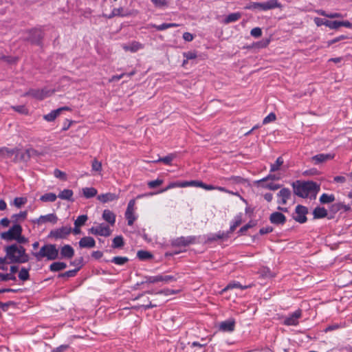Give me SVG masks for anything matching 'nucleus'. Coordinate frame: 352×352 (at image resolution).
<instances>
[{
    "mask_svg": "<svg viewBox=\"0 0 352 352\" xmlns=\"http://www.w3.org/2000/svg\"><path fill=\"white\" fill-rule=\"evenodd\" d=\"M89 233L94 235H100L103 236H109L111 234V231L109 226L104 224H100L98 226L92 227L89 230Z\"/></svg>",
    "mask_w": 352,
    "mask_h": 352,
    "instance_id": "nucleus-12",
    "label": "nucleus"
},
{
    "mask_svg": "<svg viewBox=\"0 0 352 352\" xmlns=\"http://www.w3.org/2000/svg\"><path fill=\"white\" fill-rule=\"evenodd\" d=\"M263 10H268L274 8H282V5L278 1V0H270L265 3H263Z\"/></svg>",
    "mask_w": 352,
    "mask_h": 352,
    "instance_id": "nucleus-25",
    "label": "nucleus"
},
{
    "mask_svg": "<svg viewBox=\"0 0 352 352\" xmlns=\"http://www.w3.org/2000/svg\"><path fill=\"white\" fill-rule=\"evenodd\" d=\"M0 155L6 157H14L13 162L15 163L27 162L31 158V149L3 147L0 148Z\"/></svg>",
    "mask_w": 352,
    "mask_h": 352,
    "instance_id": "nucleus-2",
    "label": "nucleus"
},
{
    "mask_svg": "<svg viewBox=\"0 0 352 352\" xmlns=\"http://www.w3.org/2000/svg\"><path fill=\"white\" fill-rule=\"evenodd\" d=\"M263 3H252L248 5L245 8L248 10H263Z\"/></svg>",
    "mask_w": 352,
    "mask_h": 352,
    "instance_id": "nucleus-47",
    "label": "nucleus"
},
{
    "mask_svg": "<svg viewBox=\"0 0 352 352\" xmlns=\"http://www.w3.org/2000/svg\"><path fill=\"white\" fill-rule=\"evenodd\" d=\"M300 316V312L299 311H295L290 317L287 318L285 324L287 325H296L298 324V319Z\"/></svg>",
    "mask_w": 352,
    "mask_h": 352,
    "instance_id": "nucleus-29",
    "label": "nucleus"
},
{
    "mask_svg": "<svg viewBox=\"0 0 352 352\" xmlns=\"http://www.w3.org/2000/svg\"><path fill=\"white\" fill-rule=\"evenodd\" d=\"M175 316L171 314L167 315L164 319V322L167 325H169V326L175 323Z\"/></svg>",
    "mask_w": 352,
    "mask_h": 352,
    "instance_id": "nucleus-54",
    "label": "nucleus"
},
{
    "mask_svg": "<svg viewBox=\"0 0 352 352\" xmlns=\"http://www.w3.org/2000/svg\"><path fill=\"white\" fill-rule=\"evenodd\" d=\"M0 280L2 281H7L9 280H15L16 276L12 274L0 273Z\"/></svg>",
    "mask_w": 352,
    "mask_h": 352,
    "instance_id": "nucleus-51",
    "label": "nucleus"
},
{
    "mask_svg": "<svg viewBox=\"0 0 352 352\" xmlns=\"http://www.w3.org/2000/svg\"><path fill=\"white\" fill-rule=\"evenodd\" d=\"M60 254L63 258H72L74 255V250L72 246L65 245L60 249Z\"/></svg>",
    "mask_w": 352,
    "mask_h": 352,
    "instance_id": "nucleus-24",
    "label": "nucleus"
},
{
    "mask_svg": "<svg viewBox=\"0 0 352 352\" xmlns=\"http://www.w3.org/2000/svg\"><path fill=\"white\" fill-rule=\"evenodd\" d=\"M6 257L10 263H23L29 261L30 257L26 254L23 247L11 245L5 248Z\"/></svg>",
    "mask_w": 352,
    "mask_h": 352,
    "instance_id": "nucleus-1",
    "label": "nucleus"
},
{
    "mask_svg": "<svg viewBox=\"0 0 352 352\" xmlns=\"http://www.w3.org/2000/svg\"><path fill=\"white\" fill-rule=\"evenodd\" d=\"M129 261V258L125 256H116L113 257L112 259V262H113L115 264L118 265H122L127 263Z\"/></svg>",
    "mask_w": 352,
    "mask_h": 352,
    "instance_id": "nucleus-41",
    "label": "nucleus"
},
{
    "mask_svg": "<svg viewBox=\"0 0 352 352\" xmlns=\"http://www.w3.org/2000/svg\"><path fill=\"white\" fill-rule=\"evenodd\" d=\"M21 226L16 224L13 226L8 231L2 232L1 234V238L7 241L15 240L19 243H26L28 240L25 236L21 235Z\"/></svg>",
    "mask_w": 352,
    "mask_h": 352,
    "instance_id": "nucleus-4",
    "label": "nucleus"
},
{
    "mask_svg": "<svg viewBox=\"0 0 352 352\" xmlns=\"http://www.w3.org/2000/svg\"><path fill=\"white\" fill-rule=\"evenodd\" d=\"M72 232V228L70 227H62L60 228L51 231L50 234V236L56 239H64L67 235H69Z\"/></svg>",
    "mask_w": 352,
    "mask_h": 352,
    "instance_id": "nucleus-14",
    "label": "nucleus"
},
{
    "mask_svg": "<svg viewBox=\"0 0 352 352\" xmlns=\"http://www.w3.org/2000/svg\"><path fill=\"white\" fill-rule=\"evenodd\" d=\"M142 45L139 43H133L128 46L124 47V49L127 51L135 52L142 48Z\"/></svg>",
    "mask_w": 352,
    "mask_h": 352,
    "instance_id": "nucleus-42",
    "label": "nucleus"
},
{
    "mask_svg": "<svg viewBox=\"0 0 352 352\" xmlns=\"http://www.w3.org/2000/svg\"><path fill=\"white\" fill-rule=\"evenodd\" d=\"M96 245L95 240L91 236L82 237L79 241V246L81 248H91Z\"/></svg>",
    "mask_w": 352,
    "mask_h": 352,
    "instance_id": "nucleus-22",
    "label": "nucleus"
},
{
    "mask_svg": "<svg viewBox=\"0 0 352 352\" xmlns=\"http://www.w3.org/2000/svg\"><path fill=\"white\" fill-rule=\"evenodd\" d=\"M325 26L328 27L331 30H338L342 26L352 29V23L349 21H338L327 20V23H325Z\"/></svg>",
    "mask_w": 352,
    "mask_h": 352,
    "instance_id": "nucleus-15",
    "label": "nucleus"
},
{
    "mask_svg": "<svg viewBox=\"0 0 352 352\" xmlns=\"http://www.w3.org/2000/svg\"><path fill=\"white\" fill-rule=\"evenodd\" d=\"M327 210L322 207H316L313 211L315 219L324 218L327 216Z\"/></svg>",
    "mask_w": 352,
    "mask_h": 352,
    "instance_id": "nucleus-31",
    "label": "nucleus"
},
{
    "mask_svg": "<svg viewBox=\"0 0 352 352\" xmlns=\"http://www.w3.org/2000/svg\"><path fill=\"white\" fill-rule=\"evenodd\" d=\"M82 193L85 198L89 199L95 197L98 190L94 187H85L82 189Z\"/></svg>",
    "mask_w": 352,
    "mask_h": 352,
    "instance_id": "nucleus-27",
    "label": "nucleus"
},
{
    "mask_svg": "<svg viewBox=\"0 0 352 352\" xmlns=\"http://www.w3.org/2000/svg\"><path fill=\"white\" fill-rule=\"evenodd\" d=\"M307 214V209L302 206H297L296 208V216L294 219L300 223H303L307 221L306 214Z\"/></svg>",
    "mask_w": 352,
    "mask_h": 352,
    "instance_id": "nucleus-17",
    "label": "nucleus"
},
{
    "mask_svg": "<svg viewBox=\"0 0 352 352\" xmlns=\"http://www.w3.org/2000/svg\"><path fill=\"white\" fill-rule=\"evenodd\" d=\"M188 186H195L202 188L207 190H218L223 192H226L227 190L219 186H214L212 185H207L204 184L201 182L197 180L192 181H183V182H173L168 184V185L163 190V191L168 190L170 189H173L175 188H186Z\"/></svg>",
    "mask_w": 352,
    "mask_h": 352,
    "instance_id": "nucleus-3",
    "label": "nucleus"
},
{
    "mask_svg": "<svg viewBox=\"0 0 352 352\" xmlns=\"http://www.w3.org/2000/svg\"><path fill=\"white\" fill-rule=\"evenodd\" d=\"M56 199V195L53 192L45 193L40 197V200L43 202H54Z\"/></svg>",
    "mask_w": 352,
    "mask_h": 352,
    "instance_id": "nucleus-34",
    "label": "nucleus"
},
{
    "mask_svg": "<svg viewBox=\"0 0 352 352\" xmlns=\"http://www.w3.org/2000/svg\"><path fill=\"white\" fill-rule=\"evenodd\" d=\"M53 175L56 179L63 182H65L68 179L67 174L58 168H55L53 170Z\"/></svg>",
    "mask_w": 352,
    "mask_h": 352,
    "instance_id": "nucleus-28",
    "label": "nucleus"
},
{
    "mask_svg": "<svg viewBox=\"0 0 352 352\" xmlns=\"http://www.w3.org/2000/svg\"><path fill=\"white\" fill-rule=\"evenodd\" d=\"M334 182L336 183L343 184L346 182V178L344 176H336L333 178Z\"/></svg>",
    "mask_w": 352,
    "mask_h": 352,
    "instance_id": "nucleus-64",
    "label": "nucleus"
},
{
    "mask_svg": "<svg viewBox=\"0 0 352 352\" xmlns=\"http://www.w3.org/2000/svg\"><path fill=\"white\" fill-rule=\"evenodd\" d=\"M290 191L287 188H283L280 190L278 193V197L281 199V202L283 204H285L287 199L290 197Z\"/></svg>",
    "mask_w": 352,
    "mask_h": 352,
    "instance_id": "nucleus-35",
    "label": "nucleus"
},
{
    "mask_svg": "<svg viewBox=\"0 0 352 352\" xmlns=\"http://www.w3.org/2000/svg\"><path fill=\"white\" fill-rule=\"evenodd\" d=\"M336 155L334 153H320L314 155L311 157V162L315 165H319L323 164L327 161L332 160L335 158Z\"/></svg>",
    "mask_w": 352,
    "mask_h": 352,
    "instance_id": "nucleus-11",
    "label": "nucleus"
},
{
    "mask_svg": "<svg viewBox=\"0 0 352 352\" xmlns=\"http://www.w3.org/2000/svg\"><path fill=\"white\" fill-rule=\"evenodd\" d=\"M183 38L186 41H191L193 40L194 36L190 32H184V34H183Z\"/></svg>",
    "mask_w": 352,
    "mask_h": 352,
    "instance_id": "nucleus-63",
    "label": "nucleus"
},
{
    "mask_svg": "<svg viewBox=\"0 0 352 352\" xmlns=\"http://www.w3.org/2000/svg\"><path fill=\"white\" fill-rule=\"evenodd\" d=\"M87 219H88V217L85 214L79 216L74 222L75 226L80 227V226H83L85 223V222L87 221Z\"/></svg>",
    "mask_w": 352,
    "mask_h": 352,
    "instance_id": "nucleus-43",
    "label": "nucleus"
},
{
    "mask_svg": "<svg viewBox=\"0 0 352 352\" xmlns=\"http://www.w3.org/2000/svg\"><path fill=\"white\" fill-rule=\"evenodd\" d=\"M27 201L28 199L26 197H16L14 198L13 203L16 207L20 208L21 206L24 205Z\"/></svg>",
    "mask_w": 352,
    "mask_h": 352,
    "instance_id": "nucleus-48",
    "label": "nucleus"
},
{
    "mask_svg": "<svg viewBox=\"0 0 352 352\" xmlns=\"http://www.w3.org/2000/svg\"><path fill=\"white\" fill-rule=\"evenodd\" d=\"M0 60L8 64H15L18 60V58L16 56L6 55L3 53H0Z\"/></svg>",
    "mask_w": 352,
    "mask_h": 352,
    "instance_id": "nucleus-33",
    "label": "nucleus"
},
{
    "mask_svg": "<svg viewBox=\"0 0 352 352\" xmlns=\"http://www.w3.org/2000/svg\"><path fill=\"white\" fill-rule=\"evenodd\" d=\"M346 38V36H344V35H341L337 38H335L334 39L331 40V41H329L328 42V45H333V43H337V42H339L342 40H344Z\"/></svg>",
    "mask_w": 352,
    "mask_h": 352,
    "instance_id": "nucleus-60",
    "label": "nucleus"
},
{
    "mask_svg": "<svg viewBox=\"0 0 352 352\" xmlns=\"http://www.w3.org/2000/svg\"><path fill=\"white\" fill-rule=\"evenodd\" d=\"M57 220H58V218L56 214H49L47 215H42V216L39 217L38 219H34L33 221V222L37 225H42V224H45L46 223H56Z\"/></svg>",
    "mask_w": 352,
    "mask_h": 352,
    "instance_id": "nucleus-16",
    "label": "nucleus"
},
{
    "mask_svg": "<svg viewBox=\"0 0 352 352\" xmlns=\"http://www.w3.org/2000/svg\"><path fill=\"white\" fill-rule=\"evenodd\" d=\"M73 195H74V192L72 190L64 189L59 192L58 197L63 200L73 201V199H72Z\"/></svg>",
    "mask_w": 352,
    "mask_h": 352,
    "instance_id": "nucleus-30",
    "label": "nucleus"
},
{
    "mask_svg": "<svg viewBox=\"0 0 352 352\" xmlns=\"http://www.w3.org/2000/svg\"><path fill=\"white\" fill-rule=\"evenodd\" d=\"M270 43V38H265V39H263L262 41L256 43L255 44L254 47H258V48H265L269 45Z\"/></svg>",
    "mask_w": 352,
    "mask_h": 352,
    "instance_id": "nucleus-50",
    "label": "nucleus"
},
{
    "mask_svg": "<svg viewBox=\"0 0 352 352\" xmlns=\"http://www.w3.org/2000/svg\"><path fill=\"white\" fill-rule=\"evenodd\" d=\"M241 223H242L241 216L240 214L236 215L232 223L230 226V231L228 233H226V234L223 233L221 234L216 235L215 236L209 239V241H216V240H219V239H227L229 236V234L232 233L235 230V229L239 225H241Z\"/></svg>",
    "mask_w": 352,
    "mask_h": 352,
    "instance_id": "nucleus-8",
    "label": "nucleus"
},
{
    "mask_svg": "<svg viewBox=\"0 0 352 352\" xmlns=\"http://www.w3.org/2000/svg\"><path fill=\"white\" fill-rule=\"evenodd\" d=\"M284 164V159L282 156L278 157L276 160L270 165V172L276 173L282 169Z\"/></svg>",
    "mask_w": 352,
    "mask_h": 352,
    "instance_id": "nucleus-20",
    "label": "nucleus"
},
{
    "mask_svg": "<svg viewBox=\"0 0 352 352\" xmlns=\"http://www.w3.org/2000/svg\"><path fill=\"white\" fill-rule=\"evenodd\" d=\"M27 34V40L30 41L32 43H37L41 38V32L37 29H31L28 31Z\"/></svg>",
    "mask_w": 352,
    "mask_h": 352,
    "instance_id": "nucleus-23",
    "label": "nucleus"
},
{
    "mask_svg": "<svg viewBox=\"0 0 352 352\" xmlns=\"http://www.w3.org/2000/svg\"><path fill=\"white\" fill-rule=\"evenodd\" d=\"M113 247L114 248H120L124 244L123 239L122 236H118L113 239Z\"/></svg>",
    "mask_w": 352,
    "mask_h": 352,
    "instance_id": "nucleus-49",
    "label": "nucleus"
},
{
    "mask_svg": "<svg viewBox=\"0 0 352 352\" xmlns=\"http://www.w3.org/2000/svg\"><path fill=\"white\" fill-rule=\"evenodd\" d=\"M102 218L107 222L109 223L111 225H113L116 221V215L113 212L109 210H104L102 213Z\"/></svg>",
    "mask_w": 352,
    "mask_h": 352,
    "instance_id": "nucleus-26",
    "label": "nucleus"
},
{
    "mask_svg": "<svg viewBox=\"0 0 352 352\" xmlns=\"http://www.w3.org/2000/svg\"><path fill=\"white\" fill-rule=\"evenodd\" d=\"M175 278L172 276H163V275H157V276H151L145 278L144 280H142L140 282L137 283V285H140L144 283H156L158 282H168L171 280H174Z\"/></svg>",
    "mask_w": 352,
    "mask_h": 352,
    "instance_id": "nucleus-9",
    "label": "nucleus"
},
{
    "mask_svg": "<svg viewBox=\"0 0 352 352\" xmlns=\"http://www.w3.org/2000/svg\"><path fill=\"white\" fill-rule=\"evenodd\" d=\"M29 270L25 268H21L19 273L20 280L25 281L29 279Z\"/></svg>",
    "mask_w": 352,
    "mask_h": 352,
    "instance_id": "nucleus-45",
    "label": "nucleus"
},
{
    "mask_svg": "<svg viewBox=\"0 0 352 352\" xmlns=\"http://www.w3.org/2000/svg\"><path fill=\"white\" fill-rule=\"evenodd\" d=\"M235 322L234 320H229L221 322L219 324V330L223 332H232L234 330Z\"/></svg>",
    "mask_w": 352,
    "mask_h": 352,
    "instance_id": "nucleus-21",
    "label": "nucleus"
},
{
    "mask_svg": "<svg viewBox=\"0 0 352 352\" xmlns=\"http://www.w3.org/2000/svg\"><path fill=\"white\" fill-rule=\"evenodd\" d=\"M33 254L38 261H41L43 258L52 261L58 258V250L55 245L47 244L41 247L38 252Z\"/></svg>",
    "mask_w": 352,
    "mask_h": 352,
    "instance_id": "nucleus-5",
    "label": "nucleus"
},
{
    "mask_svg": "<svg viewBox=\"0 0 352 352\" xmlns=\"http://www.w3.org/2000/svg\"><path fill=\"white\" fill-rule=\"evenodd\" d=\"M276 120V116L274 113H270L263 120V124H267L269 123L275 122Z\"/></svg>",
    "mask_w": 352,
    "mask_h": 352,
    "instance_id": "nucleus-46",
    "label": "nucleus"
},
{
    "mask_svg": "<svg viewBox=\"0 0 352 352\" xmlns=\"http://www.w3.org/2000/svg\"><path fill=\"white\" fill-rule=\"evenodd\" d=\"M12 108L14 111H16L21 115H23L25 116H28L30 115V110L25 104L13 106Z\"/></svg>",
    "mask_w": 352,
    "mask_h": 352,
    "instance_id": "nucleus-32",
    "label": "nucleus"
},
{
    "mask_svg": "<svg viewBox=\"0 0 352 352\" xmlns=\"http://www.w3.org/2000/svg\"><path fill=\"white\" fill-rule=\"evenodd\" d=\"M175 26H177L176 24H174V23H164L161 25H158V26H155V28H157V30H165L166 28H171V27H175Z\"/></svg>",
    "mask_w": 352,
    "mask_h": 352,
    "instance_id": "nucleus-59",
    "label": "nucleus"
},
{
    "mask_svg": "<svg viewBox=\"0 0 352 352\" xmlns=\"http://www.w3.org/2000/svg\"><path fill=\"white\" fill-rule=\"evenodd\" d=\"M10 263L8 259L5 257H0V270L6 271L8 270L7 263Z\"/></svg>",
    "mask_w": 352,
    "mask_h": 352,
    "instance_id": "nucleus-52",
    "label": "nucleus"
},
{
    "mask_svg": "<svg viewBox=\"0 0 352 352\" xmlns=\"http://www.w3.org/2000/svg\"><path fill=\"white\" fill-rule=\"evenodd\" d=\"M254 226H255V223L250 221L248 223H247L246 225L241 227L239 230V232L243 234V233L245 232L249 228H252Z\"/></svg>",
    "mask_w": 352,
    "mask_h": 352,
    "instance_id": "nucleus-57",
    "label": "nucleus"
},
{
    "mask_svg": "<svg viewBox=\"0 0 352 352\" xmlns=\"http://www.w3.org/2000/svg\"><path fill=\"white\" fill-rule=\"evenodd\" d=\"M63 111H72V109L70 107L67 106L62 107L44 115L43 118L44 120H45L46 122H52L56 120V119L60 116L61 112Z\"/></svg>",
    "mask_w": 352,
    "mask_h": 352,
    "instance_id": "nucleus-10",
    "label": "nucleus"
},
{
    "mask_svg": "<svg viewBox=\"0 0 352 352\" xmlns=\"http://www.w3.org/2000/svg\"><path fill=\"white\" fill-rule=\"evenodd\" d=\"M157 8H164L167 6L166 0H151Z\"/></svg>",
    "mask_w": 352,
    "mask_h": 352,
    "instance_id": "nucleus-53",
    "label": "nucleus"
},
{
    "mask_svg": "<svg viewBox=\"0 0 352 352\" xmlns=\"http://www.w3.org/2000/svg\"><path fill=\"white\" fill-rule=\"evenodd\" d=\"M270 221L273 224L283 225L286 221V217L281 212H274L270 214Z\"/></svg>",
    "mask_w": 352,
    "mask_h": 352,
    "instance_id": "nucleus-18",
    "label": "nucleus"
},
{
    "mask_svg": "<svg viewBox=\"0 0 352 352\" xmlns=\"http://www.w3.org/2000/svg\"><path fill=\"white\" fill-rule=\"evenodd\" d=\"M320 190L319 186L314 182H307L298 185L294 188L296 195L306 198L310 193H317Z\"/></svg>",
    "mask_w": 352,
    "mask_h": 352,
    "instance_id": "nucleus-6",
    "label": "nucleus"
},
{
    "mask_svg": "<svg viewBox=\"0 0 352 352\" xmlns=\"http://www.w3.org/2000/svg\"><path fill=\"white\" fill-rule=\"evenodd\" d=\"M162 183H163L162 180H161V179H156V180H153V181H150L148 183V186L151 188H156L157 186H160V185L162 184Z\"/></svg>",
    "mask_w": 352,
    "mask_h": 352,
    "instance_id": "nucleus-55",
    "label": "nucleus"
},
{
    "mask_svg": "<svg viewBox=\"0 0 352 352\" xmlns=\"http://www.w3.org/2000/svg\"><path fill=\"white\" fill-rule=\"evenodd\" d=\"M183 56L186 58V59L184 60L182 66H185L188 63V60H193L197 57V54L195 51L185 52L183 54Z\"/></svg>",
    "mask_w": 352,
    "mask_h": 352,
    "instance_id": "nucleus-37",
    "label": "nucleus"
},
{
    "mask_svg": "<svg viewBox=\"0 0 352 352\" xmlns=\"http://www.w3.org/2000/svg\"><path fill=\"white\" fill-rule=\"evenodd\" d=\"M273 231V228L270 226L263 228L260 230L259 232L261 234H265Z\"/></svg>",
    "mask_w": 352,
    "mask_h": 352,
    "instance_id": "nucleus-62",
    "label": "nucleus"
},
{
    "mask_svg": "<svg viewBox=\"0 0 352 352\" xmlns=\"http://www.w3.org/2000/svg\"><path fill=\"white\" fill-rule=\"evenodd\" d=\"M135 206V199L130 200L128 204L126 210L125 212V217L128 221V224L129 226H131L135 220V217L134 215Z\"/></svg>",
    "mask_w": 352,
    "mask_h": 352,
    "instance_id": "nucleus-13",
    "label": "nucleus"
},
{
    "mask_svg": "<svg viewBox=\"0 0 352 352\" xmlns=\"http://www.w3.org/2000/svg\"><path fill=\"white\" fill-rule=\"evenodd\" d=\"M241 17V14L239 12L232 13L228 15L223 20V23L226 24L239 20Z\"/></svg>",
    "mask_w": 352,
    "mask_h": 352,
    "instance_id": "nucleus-39",
    "label": "nucleus"
},
{
    "mask_svg": "<svg viewBox=\"0 0 352 352\" xmlns=\"http://www.w3.org/2000/svg\"><path fill=\"white\" fill-rule=\"evenodd\" d=\"M54 92V90L47 88L31 89L25 94V96L32 97L37 100H43L46 98L50 97Z\"/></svg>",
    "mask_w": 352,
    "mask_h": 352,
    "instance_id": "nucleus-7",
    "label": "nucleus"
},
{
    "mask_svg": "<svg viewBox=\"0 0 352 352\" xmlns=\"http://www.w3.org/2000/svg\"><path fill=\"white\" fill-rule=\"evenodd\" d=\"M137 255L140 260H148L153 258V255L149 252L144 250L138 251Z\"/></svg>",
    "mask_w": 352,
    "mask_h": 352,
    "instance_id": "nucleus-40",
    "label": "nucleus"
},
{
    "mask_svg": "<svg viewBox=\"0 0 352 352\" xmlns=\"http://www.w3.org/2000/svg\"><path fill=\"white\" fill-rule=\"evenodd\" d=\"M102 165L100 162L97 160H94L91 163V168L94 171L100 173L102 170Z\"/></svg>",
    "mask_w": 352,
    "mask_h": 352,
    "instance_id": "nucleus-44",
    "label": "nucleus"
},
{
    "mask_svg": "<svg viewBox=\"0 0 352 352\" xmlns=\"http://www.w3.org/2000/svg\"><path fill=\"white\" fill-rule=\"evenodd\" d=\"M336 198L333 194H322L320 197V201L322 204H330L335 201Z\"/></svg>",
    "mask_w": 352,
    "mask_h": 352,
    "instance_id": "nucleus-36",
    "label": "nucleus"
},
{
    "mask_svg": "<svg viewBox=\"0 0 352 352\" xmlns=\"http://www.w3.org/2000/svg\"><path fill=\"white\" fill-rule=\"evenodd\" d=\"M320 14L325 16L330 19H334V18H339L341 16L340 14L339 13H331V14H327L325 12L322 11L320 12Z\"/></svg>",
    "mask_w": 352,
    "mask_h": 352,
    "instance_id": "nucleus-58",
    "label": "nucleus"
},
{
    "mask_svg": "<svg viewBox=\"0 0 352 352\" xmlns=\"http://www.w3.org/2000/svg\"><path fill=\"white\" fill-rule=\"evenodd\" d=\"M118 199V195L112 192H107L98 195L97 199L102 203L106 204L107 202L113 201Z\"/></svg>",
    "mask_w": 352,
    "mask_h": 352,
    "instance_id": "nucleus-19",
    "label": "nucleus"
},
{
    "mask_svg": "<svg viewBox=\"0 0 352 352\" xmlns=\"http://www.w3.org/2000/svg\"><path fill=\"white\" fill-rule=\"evenodd\" d=\"M264 187L272 190H276L280 188V186L278 184L272 183L267 184Z\"/></svg>",
    "mask_w": 352,
    "mask_h": 352,
    "instance_id": "nucleus-61",
    "label": "nucleus"
},
{
    "mask_svg": "<svg viewBox=\"0 0 352 352\" xmlns=\"http://www.w3.org/2000/svg\"><path fill=\"white\" fill-rule=\"evenodd\" d=\"M250 34L254 37H260L262 34V30L260 28H254L251 30Z\"/></svg>",
    "mask_w": 352,
    "mask_h": 352,
    "instance_id": "nucleus-56",
    "label": "nucleus"
},
{
    "mask_svg": "<svg viewBox=\"0 0 352 352\" xmlns=\"http://www.w3.org/2000/svg\"><path fill=\"white\" fill-rule=\"evenodd\" d=\"M66 263L63 262H55L50 265V270L53 272H58L65 269Z\"/></svg>",
    "mask_w": 352,
    "mask_h": 352,
    "instance_id": "nucleus-38",
    "label": "nucleus"
}]
</instances>
